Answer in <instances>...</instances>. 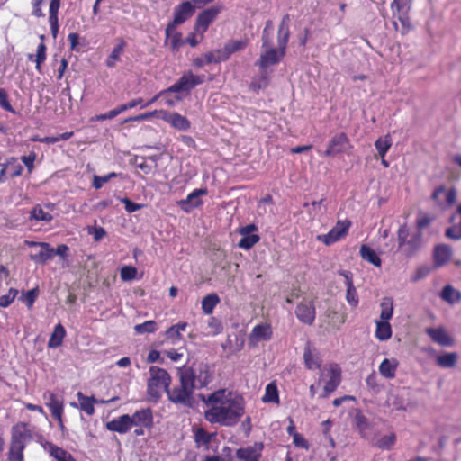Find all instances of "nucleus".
Here are the masks:
<instances>
[{"label": "nucleus", "instance_id": "nucleus-1", "mask_svg": "<svg viewBox=\"0 0 461 461\" xmlns=\"http://www.w3.org/2000/svg\"><path fill=\"white\" fill-rule=\"evenodd\" d=\"M206 405L204 419L211 424L225 427L235 426L245 413L244 400L226 389H219L205 396L199 395Z\"/></svg>", "mask_w": 461, "mask_h": 461}, {"label": "nucleus", "instance_id": "nucleus-2", "mask_svg": "<svg viewBox=\"0 0 461 461\" xmlns=\"http://www.w3.org/2000/svg\"><path fill=\"white\" fill-rule=\"evenodd\" d=\"M32 433L25 422H18L11 429V438L7 451V461H24V450Z\"/></svg>", "mask_w": 461, "mask_h": 461}, {"label": "nucleus", "instance_id": "nucleus-3", "mask_svg": "<svg viewBox=\"0 0 461 461\" xmlns=\"http://www.w3.org/2000/svg\"><path fill=\"white\" fill-rule=\"evenodd\" d=\"M178 376L180 384L172 389L168 388L167 393V398L176 404L193 407L194 403L193 397L194 386L192 384L191 377L188 375H185L180 369L178 370Z\"/></svg>", "mask_w": 461, "mask_h": 461}, {"label": "nucleus", "instance_id": "nucleus-4", "mask_svg": "<svg viewBox=\"0 0 461 461\" xmlns=\"http://www.w3.org/2000/svg\"><path fill=\"white\" fill-rule=\"evenodd\" d=\"M149 373L147 393L150 399L158 401L163 392L167 393L171 384V375L166 369L157 366H149Z\"/></svg>", "mask_w": 461, "mask_h": 461}, {"label": "nucleus", "instance_id": "nucleus-5", "mask_svg": "<svg viewBox=\"0 0 461 461\" xmlns=\"http://www.w3.org/2000/svg\"><path fill=\"white\" fill-rule=\"evenodd\" d=\"M160 114V118L170 124L173 128L178 131H187L191 127L190 121L184 115L178 113H170L166 110H155L152 112H147L136 116H131L127 119H124L122 123H127L129 122H140L145 120H149L156 115Z\"/></svg>", "mask_w": 461, "mask_h": 461}, {"label": "nucleus", "instance_id": "nucleus-6", "mask_svg": "<svg viewBox=\"0 0 461 461\" xmlns=\"http://www.w3.org/2000/svg\"><path fill=\"white\" fill-rule=\"evenodd\" d=\"M397 240L399 250L411 258L421 248L422 233L420 231L410 233L407 224L404 223L397 230Z\"/></svg>", "mask_w": 461, "mask_h": 461}, {"label": "nucleus", "instance_id": "nucleus-7", "mask_svg": "<svg viewBox=\"0 0 461 461\" xmlns=\"http://www.w3.org/2000/svg\"><path fill=\"white\" fill-rule=\"evenodd\" d=\"M180 370L191 377L194 389L206 387L212 380V374L207 364L201 363L197 367L183 366Z\"/></svg>", "mask_w": 461, "mask_h": 461}, {"label": "nucleus", "instance_id": "nucleus-8", "mask_svg": "<svg viewBox=\"0 0 461 461\" xmlns=\"http://www.w3.org/2000/svg\"><path fill=\"white\" fill-rule=\"evenodd\" d=\"M194 14V5L192 2L184 1L174 8V18L170 21L165 29V35L169 37L170 33L176 30L178 25L183 24L190 19Z\"/></svg>", "mask_w": 461, "mask_h": 461}, {"label": "nucleus", "instance_id": "nucleus-9", "mask_svg": "<svg viewBox=\"0 0 461 461\" xmlns=\"http://www.w3.org/2000/svg\"><path fill=\"white\" fill-rule=\"evenodd\" d=\"M205 81V75H194L192 71L184 73L182 77L167 88L171 93L190 92L196 86Z\"/></svg>", "mask_w": 461, "mask_h": 461}, {"label": "nucleus", "instance_id": "nucleus-10", "mask_svg": "<svg viewBox=\"0 0 461 461\" xmlns=\"http://www.w3.org/2000/svg\"><path fill=\"white\" fill-rule=\"evenodd\" d=\"M351 227L349 220L338 221L335 226L327 233L317 236V240L323 244L330 246L345 238Z\"/></svg>", "mask_w": 461, "mask_h": 461}, {"label": "nucleus", "instance_id": "nucleus-11", "mask_svg": "<svg viewBox=\"0 0 461 461\" xmlns=\"http://www.w3.org/2000/svg\"><path fill=\"white\" fill-rule=\"evenodd\" d=\"M294 313L301 323L308 326L313 325L316 319L314 300L303 298L297 304Z\"/></svg>", "mask_w": 461, "mask_h": 461}, {"label": "nucleus", "instance_id": "nucleus-12", "mask_svg": "<svg viewBox=\"0 0 461 461\" xmlns=\"http://www.w3.org/2000/svg\"><path fill=\"white\" fill-rule=\"evenodd\" d=\"M286 48L287 47H284L283 49L281 45H277V49H268L265 52L261 53L255 65L258 66L260 70L266 71L268 67L276 65L282 60L285 56Z\"/></svg>", "mask_w": 461, "mask_h": 461}, {"label": "nucleus", "instance_id": "nucleus-13", "mask_svg": "<svg viewBox=\"0 0 461 461\" xmlns=\"http://www.w3.org/2000/svg\"><path fill=\"white\" fill-rule=\"evenodd\" d=\"M220 12V6H212L203 10L197 15L194 30L201 35V39L203 38L204 32L208 30L209 25L216 19Z\"/></svg>", "mask_w": 461, "mask_h": 461}, {"label": "nucleus", "instance_id": "nucleus-14", "mask_svg": "<svg viewBox=\"0 0 461 461\" xmlns=\"http://www.w3.org/2000/svg\"><path fill=\"white\" fill-rule=\"evenodd\" d=\"M456 190L452 187L447 189L445 185H441L435 188L431 194V199L440 207H450L456 201Z\"/></svg>", "mask_w": 461, "mask_h": 461}, {"label": "nucleus", "instance_id": "nucleus-15", "mask_svg": "<svg viewBox=\"0 0 461 461\" xmlns=\"http://www.w3.org/2000/svg\"><path fill=\"white\" fill-rule=\"evenodd\" d=\"M350 140L345 132H339L332 136L323 152L324 157H334L346 151L347 147L350 146Z\"/></svg>", "mask_w": 461, "mask_h": 461}, {"label": "nucleus", "instance_id": "nucleus-16", "mask_svg": "<svg viewBox=\"0 0 461 461\" xmlns=\"http://www.w3.org/2000/svg\"><path fill=\"white\" fill-rule=\"evenodd\" d=\"M329 379L325 383L322 398H328L330 394L336 391L341 383V368L337 363H330L328 366Z\"/></svg>", "mask_w": 461, "mask_h": 461}, {"label": "nucleus", "instance_id": "nucleus-17", "mask_svg": "<svg viewBox=\"0 0 461 461\" xmlns=\"http://www.w3.org/2000/svg\"><path fill=\"white\" fill-rule=\"evenodd\" d=\"M25 244L29 247H41V249L38 252L30 254V259L36 264L43 265L55 256L54 249H52L47 242L26 240Z\"/></svg>", "mask_w": 461, "mask_h": 461}, {"label": "nucleus", "instance_id": "nucleus-18", "mask_svg": "<svg viewBox=\"0 0 461 461\" xmlns=\"http://www.w3.org/2000/svg\"><path fill=\"white\" fill-rule=\"evenodd\" d=\"M207 194L206 188L194 189L190 193L185 199H182L177 202V204L181 210L186 213H189L193 209L198 208L203 205V200L201 196Z\"/></svg>", "mask_w": 461, "mask_h": 461}, {"label": "nucleus", "instance_id": "nucleus-19", "mask_svg": "<svg viewBox=\"0 0 461 461\" xmlns=\"http://www.w3.org/2000/svg\"><path fill=\"white\" fill-rule=\"evenodd\" d=\"M264 449L263 442H255L253 445L240 447L236 456L240 461H259Z\"/></svg>", "mask_w": 461, "mask_h": 461}, {"label": "nucleus", "instance_id": "nucleus-20", "mask_svg": "<svg viewBox=\"0 0 461 461\" xmlns=\"http://www.w3.org/2000/svg\"><path fill=\"white\" fill-rule=\"evenodd\" d=\"M303 358L305 368L308 370H316L321 366L320 353L310 341L304 345Z\"/></svg>", "mask_w": 461, "mask_h": 461}, {"label": "nucleus", "instance_id": "nucleus-21", "mask_svg": "<svg viewBox=\"0 0 461 461\" xmlns=\"http://www.w3.org/2000/svg\"><path fill=\"white\" fill-rule=\"evenodd\" d=\"M43 399L46 401L45 404L49 408L52 417L64 414V401L61 396H59L51 391H46L43 393Z\"/></svg>", "mask_w": 461, "mask_h": 461}, {"label": "nucleus", "instance_id": "nucleus-22", "mask_svg": "<svg viewBox=\"0 0 461 461\" xmlns=\"http://www.w3.org/2000/svg\"><path fill=\"white\" fill-rule=\"evenodd\" d=\"M131 427L150 429L153 426V414L149 408L136 411L131 416Z\"/></svg>", "mask_w": 461, "mask_h": 461}, {"label": "nucleus", "instance_id": "nucleus-23", "mask_svg": "<svg viewBox=\"0 0 461 461\" xmlns=\"http://www.w3.org/2000/svg\"><path fill=\"white\" fill-rule=\"evenodd\" d=\"M339 275L345 278V285L347 286L346 300L350 306L356 308L359 303V298L353 283L352 273L347 270H342L339 272Z\"/></svg>", "mask_w": 461, "mask_h": 461}, {"label": "nucleus", "instance_id": "nucleus-24", "mask_svg": "<svg viewBox=\"0 0 461 461\" xmlns=\"http://www.w3.org/2000/svg\"><path fill=\"white\" fill-rule=\"evenodd\" d=\"M105 428L109 431L117 432L119 434H125L131 430V420L129 414L121 415L118 418H114L105 424Z\"/></svg>", "mask_w": 461, "mask_h": 461}, {"label": "nucleus", "instance_id": "nucleus-25", "mask_svg": "<svg viewBox=\"0 0 461 461\" xmlns=\"http://www.w3.org/2000/svg\"><path fill=\"white\" fill-rule=\"evenodd\" d=\"M273 330L269 323H261L256 325L250 334L249 340L252 343H258L260 341H268L272 339Z\"/></svg>", "mask_w": 461, "mask_h": 461}, {"label": "nucleus", "instance_id": "nucleus-26", "mask_svg": "<svg viewBox=\"0 0 461 461\" xmlns=\"http://www.w3.org/2000/svg\"><path fill=\"white\" fill-rule=\"evenodd\" d=\"M426 333L437 344L442 347H451L454 345L453 338L442 328H428Z\"/></svg>", "mask_w": 461, "mask_h": 461}, {"label": "nucleus", "instance_id": "nucleus-27", "mask_svg": "<svg viewBox=\"0 0 461 461\" xmlns=\"http://www.w3.org/2000/svg\"><path fill=\"white\" fill-rule=\"evenodd\" d=\"M187 327L186 322H178L172 325L165 331L166 341L171 345H176L184 339L182 332L185 330Z\"/></svg>", "mask_w": 461, "mask_h": 461}, {"label": "nucleus", "instance_id": "nucleus-28", "mask_svg": "<svg viewBox=\"0 0 461 461\" xmlns=\"http://www.w3.org/2000/svg\"><path fill=\"white\" fill-rule=\"evenodd\" d=\"M249 45V39L244 38L240 40H230L228 41L221 50V54L223 55V59L228 60L230 57L235 52L240 51L244 50Z\"/></svg>", "mask_w": 461, "mask_h": 461}, {"label": "nucleus", "instance_id": "nucleus-29", "mask_svg": "<svg viewBox=\"0 0 461 461\" xmlns=\"http://www.w3.org/2000/svg\"><path fill=\"white\" fill-rule=\"evenodd\" d=\"M451 226L447 229L446 236L452 240L461 239V203L458 205L456 212L452 215Z\"/></svg>", "mask_w": 461, "mask_h": 461}, {"label": "nucleus", "instance_id": "nucleus-30", "mask_svg": "<svg viewBox=\"0 0 461 461\" xmlns=\"http://www.w3.org/2000/svg\"><path fill=\"white\" fill-rule=\"evenodd\" d=\"M451 226L447 229L446 236L452 240L461 239V203L458 205L456 212L452 215Z\"/></svg>", "mask_w": 461, "mask_h": 461}, {"label": "nucleus", "instance_id": "nucleus-31", "mask_svg": "<svg viewBox=\"0 0 461 461\" xmlns=\"http://www.w3.org/2000/svg\"><path fill=\"white\" fill-rule=\"evenodd\" d=\"M290 14H285L280 22L277 31V45H281L282 48L287 47V43L290 39Z\"/></svg>", "mask_w": 461, "mask_h": 461}, {"label": "nucleus", "instance_id": "nucleus-32", "mask_svg": "<svg viewBox=\"0 0 461 461\" xmlns=\"http://www.w3.org/2000/svg\"><path fill=\"white\" fill-rule=\"evenodd\" d=\"M43 447L56 461H76L69 452L51 442H46Z\"/></svg>", "mask_w": 461, "mask_h": 461}, {"label": "nucleus", "instance_id": "nucleus-33", "mask_svg": "<svg viewBox=\"0 0 461 461\" xmlns=\"http://www.w3.org/2000/svg\"><path fill=\"white\" fill-rule=\"evenodd\" d=\"M126 45L127 43L122 38L117 39L116 45L105 59V65L107 68H112L116 66V63L121 60V56L123 54Z\"/></svg>", "mask_w": 461, "mask_h": 461}, {"label": "nucleus", "instance_id": "nucleus-34", "mask_svg": "<svg viewBox=\"0 0 461 461\" xmlns=\"http://www.w3.org/2000/svg\"><path fill=\"white\" fill-rule=\"evenodd\" d=\"M398 366L399 361L396 358H384L379 366V373L386 379H393Z\"/></svg>", "mask_w": 461, "mask_h": 461}, {"label": "nucleus", "instance_id": "nucleus-35", "mask_svg": "<svg viewBox=\"0 0 461 461\" xmlns=\"http://www.w3.org/2000/svg\"><path fill=\"white\" fill-rule=\"evenodd\" d=\"M61 0H50L49 8V23L50 26L51 34L55 38L59 32V9L60 7Z\"/></svg>", "mask_w": 461, "mask_h": 461}, {"label": "nucleus", "instance_id": "nucleus-36", "mask_svg": "<svg viewBox=\"0 0 461 461\" xmlns=\"http://www.w3.org/2000/svg\"><path fill=\"white\" fill-rule=\"evenodd\" d=\"M452 255V250L447 245H438L434 249L433 258L436 267H442L447 264Z\"/></svg>", "mask_w": 461, "mask_h": 461}, {"label": "nucleus", "instance_id": "nucleus-37", "mask_svg": "<svg viewBox=\"0 0 461 461\" xmlns=\"http://www.w3.org/2000/svg\"><path fill=\"white\" fill-rule=\"evenodd\" d=\"M66 337V330L61 323L55 325L53 331L49 339L48 347L50 348H56L62 345L63 339Z\"/></svg>", "mask_w": 461, "mask_h": 461}, {"label": "nucleus", "instance_id": "nucleus-38", "mask_svg": "<svg viewBox=\"0 0 461 461\" xmlns=\"http://www.w3.org/2000/svg\"><path fill=\"white\" fill-rule=\"evenodd\" d=\"M440 297L444 302L449 304H455L461 301V292L456 290L453 285H447L443 287Z\"/></svg>", "mask_w": 461, "mask_h": 461}, {"label": "nucleus", "instance_id": "nucleus-39", "mask_svg": "<svg viewBox=\"0 0 461 461\" xmlns=\"http://www.w3.org/2000/svg\"><path fill=\"white\" fill-rule=\"evenodd\" d=\"M77 397L79 402L80 410L92 416L95 413L94 404L97 402V399L94 396H86L82 392H78Z\"/></svg>", "mask_w": 461, "mask_h": 461}, {"label": "nucleus", "instance_id": "nucleus-40", "mask_svg": "<svg viewBox=\"0 0 461 461\" xmlns=\"http://www.w3.org/2000/svg\"><path fill=\"white\" fill-rule=\"evenodd\" d=\"M375 325V338L378 340L385 341L392 337V327L388 321H376Z\"/></svg>", "mask_w": 461, "mask_h": 461}, {"label": "nucleus", "instance_id": "nucleus-41", "mask_svg": "<svg viewBox=\"0 0 461 461\" xmlns=\"http://www.w3.org/2000/svg\"><path fill=\"white\" fill-rule=\"evenodd\" d=\"M359 254L361 258L371 263L372 265L375 267H381L382 261L379 256L376 254V252L371 249L368 245L363 244L360 247Z\"/></svg>", "mask_w": 461, "mask_h": 461}, {"label": "nucleus", "instance_id": "nucleus-42", "mask_svg": "<svg viewBox=\"0 0 461 461\" xmlns=\"http://www.w3.org/2000/svg\"><path fill=\"white\" fill-rule=\"evenodd\" d=\"M458 355L456 352H448L438 355L436 357V364L442 368H452L456 366Z\"/></svg>", "mask_w": 461, "mask_h": 461}, {"label": "nucleus", "instance_id": "nucleus-43", "mask_svg": "<svg viewBox=\"0 0 461 461\" xmlns=\"http://www.w3.org/2000/svg\"><path fill=\"white\" fill-rule=\"evenodd\" d=\"M47 47L43 41H41L38 47L35 55L34 61L36 63L35 68L39 73H41V65L45 62L47 59ZM34 55L29 54L28 59L33 60Z\"/></svg>", "mask_w": 461, "mask_h": 461}, {"label": "nucleus", "instance_id": "nucleus-44", "mask_svg": "<svg viewBox=\"0 0 461 461\" xmlns=\"http://www.w3.org/2000/svg\"><path fill=\"white\" fill-rule=\"evenodd\" d=\"M262 402L279 404V392L276 382H271L266 386L265 394L262 397Z\"/></svg>", "mask_w": 461, "mask_h": 461}, {"label": "nucleus", "instance_id": "nucleus-45", "mask_svg": "<svg viewBox=\"0 0 461 461\" xmlns=\"http://www.w3.org/2000/svg\"><path fill=\"white\" fill-rule=\"evenodd\" d=\"M381 321H390L393 314V301L392 297H384L380 303Z\"/></svg>", "mask_w": 461, "mask_h": 461}, {"label": "nucleus", "instance_id": "nucleus-46", "mask_svg": "<svg viewBox=\"0 0 461 461\" xmlns=\"http://www.w3.org/2000/svg\"><path fill=\"white\" fill-rule=\"evenodd\" d=\"M392 138L389 134L380 137L375 141V147L380 158H385V155L392 147Z\"/></svg>", "mask_w": 461, "mask_h": 461}, {"label": "nucleus", "instance_id": "nucleus-47", "mask_svg": "<svg viewBox=\"0 0 461 461\" xmlns=\"http://www.w3.org/2000/svg\"><path fill=\"white\" fill-rule=\"evenodd\" d=\"M214 433H209L203 428L200 427L194 430V442L196 447L205 446L207 447L212 441Z\"/></svg>", "mask_w": 461, "mask_h": 461}, {"label": "nucleus", "instance_id": "nucleus-48", "mask_svg": "<svg viewBox=\"0 0 461 461\" xmlns=\"http://www.w3.org/2000/svg\"><path fill=\"white\" fill-rule=\"evenodd\" d=\"M220 303V298L216 294H209L202 300V309L205 314H211L216 305Z\"/></svg>", "mask_w": 461, "mask_h": 461}, {"label": "nucleus", "instance_id": "nucleus-49", "mask_svg": "<svg viewBox=\"0 0 461 461\" xmlns=\"http://www.w3.org/2000/svg\"><path fill=\"white\" fill-rule=\"evenodd\" d=\"M5 165H8V174L11 178H14L20 176L23 174V166L17 162V158L14 157L9 158Z\"/></svg>", "mask_w": 461, "mask_h": 461}, {"label": "nucleus", "instance_id": "nucleus-50", "mask_svg": "<svg viewBox=\"0 0 461 461\" xmlns=\"http://www.w3.org/2000/svg\"><path fill=\"white\" fill-rule=\"evenodd\" d=\"M30 219L50 222L53 217L50 213L46 212L41 205H36L30 212Z\"/></svg>", "mask_w": 461, "mask_h": 461}, {"label": "nucleus", "instance_id": "nucleus-51", "mask_svg": "<svg viewBox=\"0 0 461 461\" xmlns=\"http://www.w3.org/2000/svg\"><path fill=\"white\" fill-rule=\"evenodd\" d=\"M260 71V77L254 78L249 85V88L254 92L266 88L269 83V77H267V72L262 70Z\"/></svg>", "mask_w": 461, "mask_h": 461}, {"label": "nucleus", "instance_id": "nucleus-52", "mask_svg": "<svg viewBox=\"0 0 461 461\" xmlns=\"http://www.w3.org/2000/svg\"><path fill=\"white\" fill-rule=\"evenodd\" d=\"M157 330L158 324L155 321H146L134 326L137 334L154 333Z\"/></svg>", "mask_w": 461, "mask_h": 461}, {"label": "nucleus", "instance_id": "nucleus-53", "mask_svg": "<svg viewBox=\"0 0 461 461\" xmlns=\"http://www.w3.org/2000/svg\"><path fill=\"white\" fill-rule=\"evenodd\" d=\"M241 239L240 240L238 246L244 249H251L255 244H257L260 237L258 234L252 235H241Z\"/></svg>", "mask_w": 461, "mask_h": 461}, {"label": "nucleus", "instance_id": "nucleus-54", "mask_svg": "<svg viewBox=\"0 0 461 461\" xmlns=\"http://www.w3.org/2000/svg\"><path fill=\"white\" fill-rule=\"evenodd\" d=\"M167 40H170V48L172 51H178L179 49L185 44V40L182 38V33L173 31Z\"/></svg>", "mask_w": 461, "mask_h": 461}, {"label": "nucleus", "instance_id": "nucleus-55", "mask_svg": "<svg viewBox=\"0 0 461 461\" xmlns=\"http://www.w3.org/2000/svg\"><path fill=\"white\" fill-rule=\"evenodd\" d=\"M221 49L214 50L212 51H209L203 55V59L205 60L206 65L212 64V63H220L221 61H226L225 59H223V55L221 54Z\"/></svg>", "mask_w": 461, "mask_h": 461}, {"label": "nucleus", "instance_id": "nucleus-56", "mask_svg": "<svg viewBox=\"0 0 461 461\" xmlns=\"http://www.w3.org/2000/svg\"><path fill=\"white\" fill-rule=\"evenodd\" d=\"M395 434L391 433L379 438L376 442V447L381 449H390L395 444Z\"/></svg>", "mask_w": 461, "mask_h": 461}, {"label": "nucleus", "instance_id": "nucleus-57", "mask_svg": "<svg viewBox=\"0 0 461 461\" xmlns=\"http://www.w3.org/2000/svg\"><path fill=\"white\" fill-rule=\"evenodd\" d=\"M18 294V290L15 288H10L8 293L5 295L0 296V307H8L15 299Z\"/></svg>", "mask_w": 461, "mask_h": 461}, {"label": "nucleus", "instance_id": "nucleus-58", "mask_svg": "<svg viewBox=\"0 0 461 461\" xmlns=\"http://www.w3.org/2000/svg\"><path fill=\"white\" fill-rule=\"evenodd\" d=\"M137 276V268L131 266H124L121 268L120 276L122 281L133 280Z\"/></svg>", "mask_w": 461, "mask_h": 461}, {"label": "nucleus", "instance_id": "nucleus-59", "mask_svg": "<svg viewBox=\"0 0 461 461\" xmlns=\"http://www.w3.org/2000/svg\"><path fill=\"white\" fill-rule=\"evenodd\" d=\"M117 176V174L114 172L109 173L106 176H94L93 178V187L96 190L102 188L104 184L107 183L110 179L114 178Z\"/></svg>", "mask_w": 461, "mask_h": 461}, {"label": "nucleus", "instance_id": "nucleus-60", "mask_svg": "<svg viewBox=\"0 0 461 461\" xmlns=\"http://www.w3.org/2000/svg\"><path fill=\"white\" fill-rule=\"evenodd\" d=\"M39 294L38 288H32L27 291L22 297L29 309H32Z\"/></svg>", "mask_w": 461, "mask_h": 461}, {"label": "nucleus", "instance_id": "nucleus-61", "mask_svg": "<svg viewBox=\"0 0 461 461\" xmlns=\"http://www.w3.org/2000/svg\"><path fill=\"white\" fill-rule=\"evenodd\" d=\"M397 18L402 24L401 33L403 35L407 34L412 29V24L409 16L407 14H398Z\"/></svg>", "mask_w": 461, "mask_h": 461}, {"label": "nucleus", "instance_id": "nucleus-62", "mask_svg": "<svg viewBox=\"0 0 461 461\" xmlns=\"http://www.w3.org/2000/svg\"><path fill=\"white\" fill-rule=\"evenodd\" d=\"M0 106L7 112L15 113L14 109L11 105L7 92L5 88H0Z\"/></svg>", "mask_w": 461, "mask_h": 461}, {"label": "nucleus", "instance_id": "nucleus-63", "mask_svg": "<svg viewBox=\"0 0 461 461\" xmlns=\"http://www.w3.org/2000/svg\"><path fill=\"white\" fill-rule=\"evenodd\" d=\"M411 3V1L409 0H393L390 5L393 14L395 15L396 14H401L403 8Z\"/></svg>", "mask_w": 461, "mask_h": 461}, {"label": "nucleus", "instance_id": "nucleus-64", "mask_svg": "<svg viewBox=\"0 0 461 461\" xmlns=\"http://www.w3.org/2000/svg\"><path fill=\"white\" fill-rule=\"evenodd\" d=\"M222 451H223V455L225 456L227 460H225L223 457H221L220 456H206L203 461H233L232 457H231L230 447H225Z\"/></svg>", "mask_w": 461, "mask_h": 461}]
</instances>
